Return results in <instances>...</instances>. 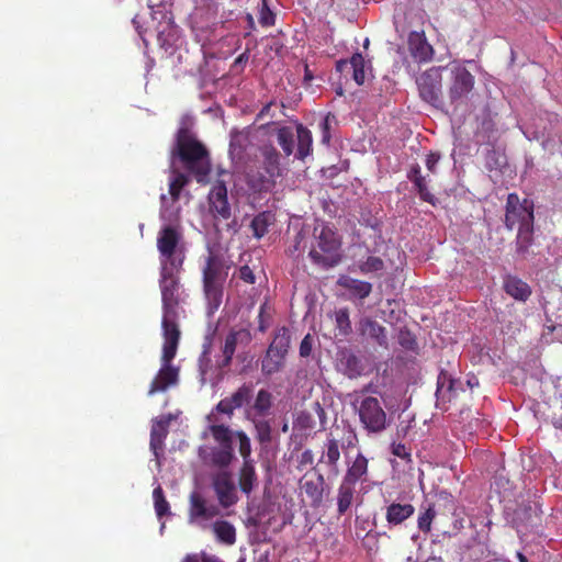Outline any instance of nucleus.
<instances>
[{
    "label": "nucleus",
    "mask_w": 562,
    "mask_h": 562,
    "mask_svg": "<svg viewBox=\"0 0 562 562\" xmlns=\"http://www.w3.org/2000/svg\"><path fill=\"white\" fill-rule=\"evenodd\" d=\"M171 158H178L199 183H206L211 172L210 153L192 131L186 126L178 130Z\"/></svg>",
    "instance_id": "nucleus-1"
},
{
    "label": "nucleus",
    "mask_w": 562,
    "mask_h": 562,
    "mask_svg": "<svg viewBox=\"0 0 562 562\" xmlns=\"http://www.w3.org/2000/svg\"><path fill=\"white\" fill-rule=\"evenodd\" d=\"M176 272V270L160 268L159 288L162 304V336L176 334L180 337V329L177 322L180 315V305L183 301V290Z\"/></svg>",
    "instance_id": "nucleus-2"
},
{
    "label": "nucleus",
    "mask_w": 562,
    "mask_h": 562,
    "mask_svg": "<svg viewBox=\"0 0 562 562\" xmlns=\"http://www.w3.org/2000/svg\"><path fill=\"white\" fill-rule=\"evenodd\" d=\"M238 501L237 494H190L188 521L209 528L216 517L229 515L228 508Z\"/></svg>",
    "instance_id": "nucleus-3"
},
{
    "label": "nucleus",
    "mask_w": 562,
    "mask_h": 562,
    "mask_svg": "<svg viewBox=\"0 0 562 562\" xmlns=\"http://www.w3.org/2000/svg\"><path fill=\"white\" fill-rule=\"evenodd\" d=\"M227 270L223 256L209 248L202 267V282L210 312L216 311L222 304Z\"/></svg>",
    "instance_id": "nucleus-4"
},
{
    "label": "nucleus",
    "mask_w": 562,
    "mask_h": 562,
    "mask_svg": "<svg viewBox=\"0 0 562 562\" xmlns=\"http://www.w3.org/2000/svg\"><path fill=\"white\" fill-rule=\"evenodd\" d=\"M180 337L176 334L164 336V346L161 355V368L151 381L148 390V395L153 396L156 393L165 392L170 386H175L179 381V368L171 364L177 355Z\"/></svg>",
    "instance_id": "nucleus-5"
},
{
    "label": "nucleus",
    "mask_w": 562,
    "mask_h": 562,
    "mask_svg": "<svg viewBox=\"0 0 562 562\" xmlns=\"http://www.w3.org/2000/svg\"><path fill=\"white\" fill-rule=\"evenodd\" d=\"M181 232L172 225L164 226L157 237L160 268L179 271L184 261V251L180 246Z\"/></svg>",
    "instance_id": "nucleus-6"
},
{
    "label": "nucleus",
    "mask_w": 562,
    "mask_h": 562,
    "mask_svg": "<svg viewBox=\"0 0 562 562\" xmlns=\"http://www.w3.org/2000/svg\"><path fill=\"white\" fill-rule=\"evenodd\" d=\"M358 445V436L353 428L345 426L331 430L323 445V452L319 463H324L330 469L338 471L340 450L347 453V450Z\"/></svg>",
    "instance_id": "nucleus-7"
},
{
    "label": "nucleus",
    "mask_w": 562,
    "mask_h": 562,
    "mask_svg": "<svg viewBox=\"0 0 562 562\" xmlns=\"http://www.w3.org/2000/svg\"><path fill=\"white\" fill-rule=\"evenodd\" d=\"M341 243L336 233L328 226H323L316 237V246L310 250L313 263L323 268H333L341 260L339 252Z\"/></svg>",
    "instance_id": "nucleus-8"
},
{
    "label": "nucleus",
    "mask_w": 562,
    "mask_h": 562,
    "mask_svg": "<svg viewBox=\"0 0 562 562\" xmlns=\"http://www.w3.org/2000/svg\"><path fill=\"white\" fill-rule=\"evenodd\" d=\"M359 419L368 432H381L386 427V413L380 401L373 396H366L357 401Z\"/></svg>",
    "instance_id": "nucleus-9"
},
{
    "label": "nucleus",
    "mask_w": 562,
    "mask_h": 562,
    "mask_svg": "<svg viewBox=\"0 0 562 562\" xmlns=\"http://www.w3.org/2000/svg\"><path fill=\"white\" fill-rule=\"evenodd\" d=\"M533 203L528 199L520 201L516 193H509L506 201L505 226L508 229L533 225Z\"/></svg>",
    "instance_id": "nucleus-10"
},
{
    "label": "nucleus",
    "mask_w": 562,
    "mask_h": 562,
    "mask_svg": "<svg viewBox=\"0 0 562 562\" xmlns=\"http://www.w3.org/2000/svg\"><path fill=\"white\" fill-rule=\"evenodd\" d=\"M346 464L347 471L339 492H352L358 484L361 485V488L369 487V484L364 485L369 483L368 459L359 452L355 459H347Z\"/></svg>",
    "instance_id": "nucleus-11"
},
{
    "label": "nucleus",
    "mask_w": 562,
    "mask_h": 562,
    "mask_svg": "<svg viewBox=\"0 0 562 562\" xmlns=\"http://www.w3.org/2000/svg\"><path fill=\"white\" fill-rule=\"evenodd\" d=\"M512 498H504V513L508 520L512 521L516 528L527 524L531 520L532 515L537 513V508L532 507L529 502H526L524 494H507Z\"/></svg>",
    "instance_id": "nucleus-12"
},
{
    "label": "nucleus",
    "mask_w": 562,
    "mask_h": 562,
    "mask_svg": "<svg viewBox=\"0 0 562 562\" xmlns=\"http://www.w3.org/2000/svg\"><path fill=\"white\" fill-rule=\"evenodd\" d=\"M255 386L252 383H243L235 392H233L229 396L221 400L214 411L227 415L232 417L235 409L244 408L246 411L247 407L250 406V403L254 398Z\"/></svg>",
    "instance_id": "nucleus-13"
},
{
    "label": "nucleus",
    "mask_w": 562,
    "mask_h": 562,
    "mask_svg": "<svg viewBox=\"0 0 562 562\" xmlns=\"http://www.w3.org/2000/svg\"><path fill=\"white\" fill-rule=\"evenodd\" d=\"M290 494H263L262 514L269 515V519L281 516L283 522L293 518L294 504L289 498Z\"/></svg>",
    "instance_id": "nucleus-14"
},
{
    "label": "nucleus",
    "mask_w": 562,
    "mask_h": 562,
    "mask_svg": "<svg viewBox=\"0 0 562 562\" xmlns=\"http://www.w3.org/2000/svg\"><path fill=\"white\" fill-rule=\"evenodd\" d=\"M419 94L426 102L434 105H440V69L430 68L423 72L416 80Z\"/></svg>",
    "instance_id": "nucleus-15"
},
{
    "label": "nucleus",
    "mask_w": 562,
    "mask_h": 562,
    "mask_svg": "<svg viewBox=\"0 0 562 562\" xmlns=\"http://www.w3.org/2000/svg\"><path fill=\"white\" fill-rule=\"evenodd\" d=\"M210 210L215 217H231V206L227 199V188L224 181H217L209 193Z\"/></svg>",
    "instance_id": "nucleus-16"
},
{
    "label": "nucleus",
    "mask_w": 562,
    "mask_h": 562,
    "mask_svg": "<svg viewBox=\"0 0 562 562\" xmlns=\"http://www.w3.org/2000/svg\"><path fill=\"white\" fill-rule=\"evenodd\" d=\"M246 183L257 193L268 192L276 186V178L270 177L263 168H249L245 175Z\"/></svg>",
    "instance_id": "nucleus-17"
},
{
    "label": "nucleus",
    "mask_w": 562,
    "mask_h": 562,
    "mask_svg": "<svg viewBox=\"0 0 562 562\" xmlns=\"http://www.w3.org/2000/svg\"><path fill=\"white\" fill-rule=\"evenodd\" d=\"M503 289L507 295L519 302H526L532 293L527 282L512 274L503 278Z\"/></svg>",
    "instance_id": "nucleus-18"
},
{
    "label": "nucleus",
    "mask_w": 562,
    "mask_h": 562,
    "mask_svg": "<svg viewBox=\"0 0 562 562\" xmlns=\"http://www.w3.org/2000/svg\"><path fill=\"white\" fill-rule=\"evenodd\" d=\"M245 338L247 341L250 339V335L246 330H231L225 337L224 345L222 348V359L218 361L217 367L225 369L229 367L234 353L236 351L237 342L239 339Z\"/></svg>",
    "instance_id": "nucleus-19"
},
{
    "label": "nucleus",
    "mask_w": 562,
    "mask_h": 562,
    "mask_svg": "<svg viewBox=\"0 0 562 562\" xmlns=\"http://www.w3.org/2000/svg\"><path fill=\"white\" fill-rule=\"evenodd\" d=\"M262 157V168L270 177L281 176V155L272 144H265L259 148Z\"/></svg>",
    "instance_id": "nucleus-20"
},
{
    "label": "nucleus",
    "mask_w": 562,
    "mask_h": 562,
    "mask_svg": "<svg viewBox=\"0 0 562 562\" xmlns=\"http://www.w3.org/2000/svg\"><path fill=\"white\" fill-rule=\"evenodd\" d=\"M349 68L352 69V78L357 85H363L366 80L367 61L362 54L355 53L350 60H339L336 64V69L339 72H342Z\"/></svg>",
    "instance_id": "nucleus-21"
},
{
    "label": "nucleus",
    "mask_w": 562,
    "mask_h": 562,
    "mask_svg": "<svg viewBox=\"0 0 562 562\" xmlns=\"http://www.w3.org/2000/svg\"><path fill=\"white\" fill-rule=\"evenodd\" d=\"M251 145L250 132L248 130L233 131L229 140V156L233 160H241Z\"/></svg>",
    "instance_id": "nucleus-22"
},
{
    "label": "nucleus",
    "mask_w": 562,
    "mask_h": 562,
    "mask_svg": "<svg viewBox=\"0 0 562 562\" xmlns=\"http://www.w3.org/2000/svg\"><path fill=\"white\" fill-rule=\"evenodd\" d=\"M272 407V394L265 389L258 391L255 401L246 408V417L252 419V417H265L269 414Z\"/></svg>",
    "instance_id": "nucleus-23"
},
{
    "label": "nucleus",
    "mask_w": 562,
    "mask_h": 562,
    "mask_svg": "<svg viewBox=\"0 0 562 562\" xmlns=\"http://www.w3.org/2000/svg\"><path fill=\"white\" fill-rule=\"evenodd\" d=\"M170 422L171 418L169 416H161L153 423L150 430V448L156 457L158 456V450H162L164 448V441L168 435Z\"/></svg>",
    "instance_id": "nucleus-24"
},
{
    "label": "nucleus",
    "mask_w": 562,
    "mask_h": 562,
    "mask_svg": "<svg viewBox=\"0 0 562 562\" xmlns=\"http://www.w3.org/2000/svg\"><path fill=\"white\" fill-rule=\"evenodd\" d=\"M337 284L350 292L353 297L363 300L372 292V284L367 281L353 279L349 276H340Z\"/></svg>",
    "instance_id": "nucleus-25"
},
{
    "label": "nucleus",
    "mask_w": 562,
    "mask_h": 562,
    "mask_svg": "<svg viewBox=\"0 0 562 562\" xmlns=\"http://www.w3.org/2000/svg\"><path fill=\"white\" fill-rule=\"evenodd\" d=\"M408 46L412 56L419 63L428 61L432 55V47L425 37L418 33H412L408 38Z\"/></svg>",
    "instance_id": "nucleus-26"
},
{
    "label": "nucleus",
    "mask_w": 562,
    "mask_h": 562,
    "mask_svg": "<svg viewBox=\"0 0 562 562\" xmlns=\"http://www.w3.org/2000/svg\"><path fill=\"white\" fill-rule=\"evenodd\" d=\"M359 326L362 335L375 340L380 346L387 344L386 329L376 321L363 318L360 321Z\"/></svg>",
    "instance_id": "nucleus-27"
},
{
    "label": "nucleus",
    "mask_w": 562,
    "mask_h": 562,
    "mask_svg": "<svg viewBox=\"0 0 562 562\" xmlns=\"http://www.w3.org/2000/svg\"><path fill=\"white\" fill-rule=\"evenodd\" d=\"M297 150L295 157L304 160L313 151V137L311 131L303 124L296 125Z\"/></svg>",
    "instance_id": "nucleus-28"
},
{
    "label": "nucleus",
    "mask_w": 562,
    "mask_h": 562,
    "mask_svg": "<svg viewBox=\"0 0 562 562\" xmlns=\"http://www.w3.org/2000/svg\"><path fill=\"white\" fill-rule=\"evenodd\" d=\"M338 361L340 369L349 378L360 375L363 370L360 359L349 350L341 351Z\"/></svg>",
    "instance_id": "nucleus-29"
},
{
    "label": "nucleus",
    "mask_w": 562,
    "mask_h": 562,
    "mask_svg": "<svg viewBox=\"0 0 562 562\" xmlns=\"http://www.w3.org/2000/svg\"><path fill=\"white\" fill-rule=\"evenodd\" d=\"M454 379L447 372L441 371L437 380V400L451 402L454 398Z\"/></svg>",
    "instance_id": "nucleus-30"
},
{
    "label": "nucleus",
    "mask_w": 562,
    "mask_h": 562,
    "mask_svg": "<svg viewBox=\"0 0 562 562\" xmlns=\"http://www.w3.org/2000/svg\"><path fill=\"white\" fill-rule=\"evenodd\" d=\"M407 178L413 182L422 200L434 204V195L428 191L425 178L422 176L419 165H413L407 172Z\"/></svg>",
    "instance_id": "nucleus-31"
},
{
    "label": "nucleus",
    "mask_w": 562,
    "mask_h": 562,
    "mask_svg": "<svg viewBox=\"0 0 562 562\" xmlns=\"http://www.w3.org/2000/svg\"><path fill=\"white\" fill-rule=\"evenodd\" d=\"M290 345H291L290 330L283 326L276 331L274 337L267 350H269L271 352L279 353V355L281 353L283 357H286V355L289 352Z\"/></svg>",
    "instance_id": "nucleus-32"
},
{
    "label": "nucleus",
    "mask_w": 562,
    "mask_h": 562,
    "mask_svg": "<svg viewBox=\"0 0 562 562\" xmlns=\"http://www.w3.org/2000/svg\"><path fill=\"white\" fill-rule=\"evenodd\" d=\"M413 513L414 507L411 504L393 503L387 507L386 519L390 524L398 525L411 517Z\"/></svg>",
    "instance_id": "nucleus-33"
},
{
    "label": "nucleus",
    "mask_w": 562,
    "mask_h": 562,
    "mask_svg": "<svg viewBox=\"0 0 562 562\" xmlns=\"http://www.w3.org/2000/svg\"><path fill=\"white\" fill-rule=\"evenodd\" d=\"M284 361L285 357H283L281 353L279 355L267 350L261 361L262 374L270 376L279 372L283 368Z\"/></svg>",
    "instance_id": "nucleus-34"
},
{
    "label": "nucleus",
    "mask_w": 562,
    "mask_h": 562,
    "mask_svg": "<svg viewBox=\"0 0 562 562\" xmlns=\"http://www.w3.org/2000/svg\"><path fill=\"white\" fill-rule=\"evenodd\" d=\"M256 481H257V475L255 472V467H254L252 460L244 461L243 467L239 472L240 491L241 492H251Z\"/></svg>",
    "instance_id": "nucleus-35"
},
{
    "label": "nucleus",
    "mask_w": 562,
    "mask_h": 562,
    "mask_svg": "<svg viewBox=\"0 0 562 562\" xmlns=\"http://www.w3.org/2000/svg\"><path fill=\"white\" fill-rule=\"evenodd\" d=\"M213 531L218 541L225 544H234L236 541V530L232 524L225 520H218L213 524Z\"/></svg>",
    "instance_id": "nucleus-36"
},
{
    "label": "nucleus",
    "mask_w": 562,
    "mask_h": 562,
    "mask_svg": "<svg viewBox=\"0 0 562 562\" xmlns=\"http://www.w3.org/2000/svg\"><path fill=\"white\" fill-rule=\"evenodd\" d=\"M533 240V225H528L518 228L517 238H516V251L518 255L525 257L529 247L531 246Z\"/></svg>",
    "instance_id": "nucleus-37"
},
{
    "label": "nucleus",
    "mask_w": 562,
    "mask_h": 562,
    "mask_svg": "<svg viewBox=\"0 0 562 562\" xmlns=\"http://www.w3.org/2000/svg\"><path fill=\"white\" fill-rule=\"evenodd\" d=\"M273 222V215L269 212H261L259 214H257L251 223H250V228L252 231V235L260 239L261 237H263L267 232H268V227L272 224Z\"/></svg>",
    "instance_id": "nucleus-38"
},
{
    "label": "nucleus",
    "mask_w": 562,
    "mask_h": 562,
    "mask_svg": "<svg viewBox=\"0 0 562 562\" xmlns=\"http://www.w3.org/2000/svg\"><path fill=\"white\" fill-rule=\"evenodd\" d=\"M233 447L225 446L213 448L210 454V461L213 465H216L221 469L227 468L233 460Z\"/></svg>",
    "instance_id": "nucleus-39"
},
{
    "label": "nucleus",
    "mask_w": 562,
    "mask_h": 562,
    "mask_svg": "<svg viewBox=\"0 0 562 562\" xmlns=\"http://www.w3.org/2000/svg\"><path fill=\"white\" fill-rule=\"evenodd\" d=\"M485 166L490 171H502L507 166V157L503 150L491 148L485 154Z\"/></svg>",
    "instance_id": "nucleus-40"
},
{
    "label": "nucleus",
    "mask_w": 562,
    "mask_h": 562,
    "mask_svg": "<svg viewBox=\"0 0 562 562\" xmlns=\"http://www.w3.org/2000/svg\"><path fill=\"white\" fill-rule=\"evenodd\" d=\"M214 492H235V484L232 474L221 470L213 475Z\"/></svg>",
    "instance_id": "nucleus-41"
},
{
    "label": "nucleus",
    "mask_w": 562,
    "mask_h": 562,
    "mask_svg": "<svg viewBox=\"0 0 562 562\" xmlns=\"http://www.w3.org/2000/svg\"><path fill=\"white\" fill-rule=\"evenodd\" d=\"M171 173L172 178L170 179L169 182V194L176 202L179 200L182 189L189 183V178L188 176L176 169H172Z\"/></svg>",
    "instance_id": "nucleus-42"
},
{
    "label": "nucleus",
    "mask_w": 562,
    "mask_h": 562,
    "mask_svg": "<svg viewBox=\"0 0 562 562\" xmlns=\"http://www.w3.org/2000/svg\"><path fill=\"white\" fill-rule=\"evenodd\" d=\"M277 139L283 153L286 156L293 154L294 150V134L289 126L280 127L277 132Z\"/></svg>",
    "instance_id": "nucleus-43"
},
{
    "label": "nucleus",
    "mask_w": 562,
    "mask_h": 562,
    "mask_svg": "<svg viewBox=\"0 0 562 562\" xmlns=\"http://www.w3.org/2000/svg\"><path fill=\"white\" fill-rule=\"evenodd\" d=\"M210 431L212 437L222 447L232 446L233 431L225 425H211Z\"/></svg>",
    "instance_id": "nucleus-44"
},
{
    "label": "nucleus",
    "mask_w": 562,
    "mask_h": 562,
    "mask_svg": "<svg viewBox=\"0 0 562 562\" xmlns=\"http://www.w3.org/2000/svg\"><path fill=\"white\" fill-rule=\"evenodd\" d=\"M336 327L340 335L348 336L352 328L349 318V310L347 307L339 308L335 312Z\"/></svg>",
    "instance_id": "nucleus-45"
},
{
    "label": "nucleus",
    "mask_w": 562,
    "mask_h": 562,
    "mask_svg": "<svg viewBox=\"0 0 562 562\" xmlns=\"http://www.w3.org/2000/svg\"><path fill=\"white\" fill-rule=\"evenodd\" d=\"M384 269V262L380 257L369 256L359 263V270L364 273L378 272Z\"/></svg>",
    "instance_id": "nucleus-46"
},
{
    "label": "nucleus",
    "mask_w": 562,
    "mask_h": 562,
    "mask_svg": "<svg viewBox=\"0 0 562 562\" xmlns=\"http://www.w3.org/2000/svg\"><path fill=\"white\" fill-rule=\"evenodd\" d=\"M155 496V512L159 520L165 516L171 515L169 503L166 501L164 494H154Z\"/></svg>",
    "instance_id": "nucleus-47"
},
{
    "label": "nucleus",
    "mask_w": 562,
    "mask_h": 562,
    "mask_svg": "<svg viewBox=\"0 0 562 562\" xmlns=\"http://www.w3.org/2000/svg\"><path fill=\"white\" fill-rule=\"evenodd\" d=\"M255 428L259 442L266 443L271 440V427L267 420L255 422Z\"/></svg>",
    "instance_id": "nucleus-48"
},
{
    "label": "nucleus",
    "mask_w": 562,
    "mask_h": 562,
    "mask_svg": "<svg viewBox=\"0 0 562 562\" xmlns=\"http://www.w3.org/2000/svg\"><path fill=\"white\" fill-rule=\"evenodd\" d=\"M236 437L238 439V450L244 461L250 460L251 446L249 437L244 431H237Z\"/></svg>",
    "instance_id": "nucleus-49"
},
{
    "label": "nucleus",
    "mask_w": 562,
    "mask_h": 562,
    "mask_svg": "<svg viewBox=\"0 0 562 562\" xmlns=\"http://www.w3.org/2000/svg\"><path fill=\"white\" fill-rule=\"evenodd\" d=\"M474 85L473 76L465 69H459V93L469 92Z\"/></svg>",
    "instance_id": "nucleus-50"
},
{
    "label": "nucleus",
    "mask_w": 562,
    "mask_h": 562,
    "mask_svg": "<svg viewBox=\"0 0 562 562\" xmlns=\"http://www.w3.org/2000/svg\"><path fill=\"white\" fill-rule=\"evenodd\" d=\"M259 23L262 26H272L276 23V15L269 9L267 0H262V7L259 14Z\"/></svg>",
    "instance_id": "nucleus-51"
},
{
    "label": "nucleus",
    "mask_w": 562,
    "mask_h": 562,
    "mask_svg": "<svg viewBox=\"0 0 562 562\" xmlns=\"http://www.w3.org/2000/svg\"><path fill=\"white\" fill-rule=\"evenodd\" d=\"M513 487L509 484V481L505 477L503 473H498L494 476V482L491 484V490L494 492H508Z\"/></svg>",
    "instance_id": "nucleus-52"
},
{
    "label": "nucleus",
    "mask_w": 562,
    "mask_h": 562,
    "mask_svg": "<svg viewBox=\"0 0 562 562\" xmlns=\"http://www.w3.org/2000/svg\"><path fill=\"white\" fill-rule=\"evenodd\" d=\"M434 517H435L434 508H431V507L427 508L426 512L423 513L418 517V528L422 531H429Z\"/></svg>",
    "instance_id": "nucleus-53"
},
{
    "label": "nucleus",
    "mask_w": 562,
    "mask_h": 562,
    "mask_svg": "<svg viewBox=\"0 0 562 562\" xmlns=\"http://www.w3.org/2000/svg\"><path fill=\"white\" fill-rule=\"evenodd\" d=\"M334 120V116L328 113L324 120L321 123V130H322V143L325 145H329L330 143V122Z\"/></svg>",
    "instance_id": "nucleus-54"
},
{
    "label": "nucleus",
    "mask_w": 562,
    "mask_h": 562,
    "mask_svg": "<svg viewBox=\"0 0 562 562\" xmlns=\"http://www.w3.org/2000/svg\"><path fill=\"white\" fill-rule=\"evenodd\" d=\"M297 425L304 429H313V428H315L316 423L311 413L302 412L297 416Z\"/></svg>",
    "instance_id": "nucleus-55"
},
{
    "label": "nucleus",
    "mask_w": 562,
    "mask_h": 562,
    "mask_svg": "<svg viewBox=\"0 0 562 562\" xmlns=\"http://www.w3.org/2000/svg\"><path fill=\"white\" fill-rule=\"evenodd\" d=\"M312 409L316 414L319 420V429H325L327 425V415L319 402H314L312 405Z\"/></svg>",
    "instance_id": "nucleus-56"
},
{
    "label": "nucleus",
    "mask_w": 562,
    "mask_h": 562,
    "mask_svg": "<svg viewBox=\"0 0 562 562\" xmlns=\"http://www.w3.org/2000/svg\"><path fill=\"white\" fill-rule=\"evenodd\" d=\"M238 277L240 280L248 284H254L256 282V277L254 274V271L250 269L249 266L245 265L239 268Z\"/></svg>",
    "instance_id": "nucleus-57"
},
{
    "label": "nucleus",
    "mask_w": 562,
    "mask_h": 562,
    "mask_svg": "<svg viewBox=\"0 0 562 562\" xmlns=\"http://www.w3.org/2000/svg\"><path fill=\"white\" fill-rule=\"evenodd\" d=\"M313 338L310 334H307L301 341L300 345V356L302 358H306L312 352Z\"/></svg>",
    "instance_id": "nucleus-58"
},
{
    "label": "nucleus",
    "mask_w": 562,
    "mask_h": 562,
    "mask_svg": "<svg viewBox=\"0 0 562 562\" xmlns=\"http://www.w3.org/2000/svg\"><path fill=\"white\" fill-rule=\"evenodd\" d=\"M352 503V494H340L338 497V512L344 514Z\"/></svg>",
    "instance_id": "nucleus-59"
},
{
    "label": "nucleus",
    "mask_w": 562,
    "mask_h": 562,
    "mask_svg": "<svg viewBox=\"0 0 562 562\" xmlns=\"http://www.w3.org/2000/svg\"><path fill=\"white\" fill-rule=\"evenodd\" d=\"M392 452L394 456H396L401 459L409 460V458H411L409 450L403 443H394L392 446Z\"/></svg>",
    "instance_id": "nucleus-60"
},
{
    "label": "nucleus",
    "mask_w": 562,
    "mask_h": 562,
    "mask_svg": "<svg viewBox=\"0 0 562 562\" xmlns=\"http://www.w3.org/2000/svg\"><path fill=\"white\" fill-rule=\"evenodd\" d=\"M440 160V155L437 153H430L426 159V167L430 172H436V165Z\"/></svg>",
    "instance_id": "nucleus-61"
},
{
    "label": "nucleus",
    "mask_w": 562,
    "mask_h": 562,
    "mask_svg": "<svg viewBox=\"0 0 562 562\" xmlns=\"http://www.w3.org/2000/svg\"><path fill=\"white\" fill-rule=\"evenodd\" d=\"M201 562H224L223 560H221L216 555H213V554H209V553H205V552H202L201 553Z\"/></svg>",
    "instance_id": "nucleus-62"
},
{
    "label": "nucleus",
    "mask_w": 562,
    "mask_h": 562,
    "mask_svg": "<svg viewBox=\"0 0 562 562\" xmlns=\"http://www.w3.org/2000/svg\"><path fill=\"white\" fill-rule=\"evenodd\" d=\"M467 385L472 390L474 386H477L479 385V380L476 376L472 375L471 378L468 379L467 381Z\"/></svg>",
    "instance_id": "nucleus-63"
},
{
    "label": "nucleus",
    "mask_w": 562,
    "mask_h": 562,
    "mask_svg": "<svg viewBox=\"0 0 562 562\" xmlns=\"http://www.w3.org/2000/svg\"><path fill=\"white\" fill-rule=\"evenodd\" d=\"M183 562H201V558L198 554H188Z\"/></svg>",
    "instance_id": "nucleus-64"
}]
</instances>
